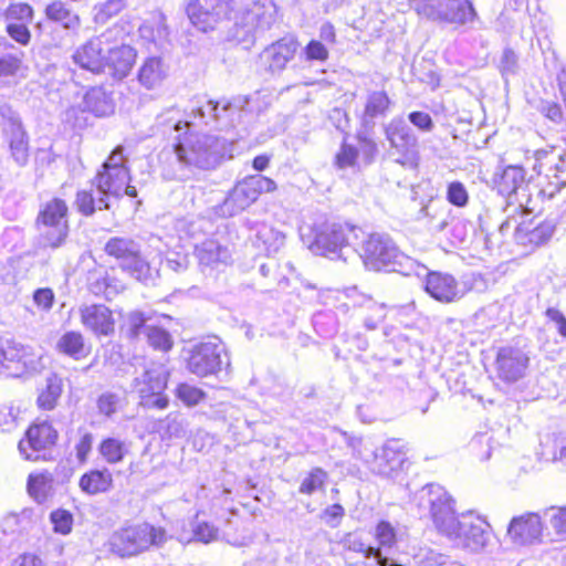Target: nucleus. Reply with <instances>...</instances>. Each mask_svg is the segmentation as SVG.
Returning <instances> with one entry per match:
<instances>
[{"mask_svg":"<svg viewBox=\"0 0 566 566\" xmlns=\"http://www.w3.org/2000/svg\"><path fill=\"white\" fill-rule=\"evenodd\" d=\"M63 392V380L56 374H51L46 378L45 387L38 397V406L43 410H52L57 403Z\"/></svg>","mask_w":566,"mask_h":566,"instance_id":"nucleus-38","label":"nucleus"},{"mask_svg":"<svg viewBox=\"0 0 566 566\" xmlns=\"http://www.w3.org/2000/svg\"><path fill=\"white\" fill-rule=\"evenodd\" d=\"M494 185L497 192L511 199L515 197L518 206H523V201L520 199V195L526 196L525 190L527 188L525 180V170L521 166H507L502 172L495 177Z\"/></svg>","mask_w":566,"mask_h":566,"instance_id":"nucleus-27","label":"nucleus"},{"mask_svg":"<svg viewBox=\"0 0 566 566\" xmlns=\"http://www.w3.org/2000/svg\"><path fill=\"white\" fill-rule=\"evenodd\" d=\"M338 543L345 551L361 554L366 559L379 557V551L366 544L358 533L348 532L342 536Z\"/></svg>","mask_w":566,"mask_h":566,"instance_id":"nucleus-40","label":"nucleus"},{"mask_svg":"<svg viewBox=\"0 0 566 566\" xmlns=\"http://www.w3.org/2000/svg\"><path fill=\"white\" fill-rule=\"evenodd\" d=\"M275 189L276 184L271 178L259 174L248 176L238 181L228 192L218 207V213L224 218L233 217L254 203L261 193L272 192Z\"/></svg>","mask_w":566,"mask_h":566,"instance_id":"nucleus-7","label":"nucleus"},{"mask_svg":"<svg viewBox=\"0 0 566 566\" xmlns=\"http://www.w3.org/2000/svg\"><path fill=\"white\" fill-rule=\"evenodd\" d=\"M542 532L541 517L535 513L513 517L507 527V535L517 545L535 543L539 539Z\"/></svg>","mask_w":566,"mask_h":566,"instance_id":"nucleus-26","label":"nucleus"},{"mask_svg":"<svg viewBox=\"0 0 566 566\" xmlns=\"http://www.w3.org/2000/svg\"><path fill=\"white\" fill-rule=\"evenodd\" d=\"M119 397L114 392H104L98 397L97 408L99 413L111 417L113 416L118 408Z\"/></svg>","mask_w":566,"mask_h":566,"instance_id":"nucleus-59","label":"nucleus"},{"mask_svg":"<svg viewBox=\"0 0 566 566\" xmlns=\"http://www.w3.org/2000/svg\"><path fill=\"white\" fill-rule=\"evenodd\" d=\"M51 489L52 478L49 474L29 475L28 491L38 503H43L48 500Z\"/></svg>","mask_w":566,"mask_h":566,"instance_id":"nucleus-44","label":"nucleus"},{"mask_svg":"<svg viewBox=\"0 0 566 566\" xmlns=\"http://www.w3.org/2000/svg\"><path fill=\"white\" fill-rule=\"evenodd\" d=\"M57 431L48 421L33 423L25 431V437L20 440L18 449L20 454L30 461L41 459V452L55 444Z\"/></svg>","mask_w":566,"mask_h":566,"instance_id":"nucleus-18","label":"nucleus"},{"mask_svg":"<svg viewBox=\"0 0 566 566\" xmlns=\"http://www.w3.org/2000/svg\"><path fill=\"white\" fill-rule=\"evenodd\" d=\"M171 156L174 160L163 167V178L184 181L190 178L191 168L216 169L226 158L232 157V144L209 134H189L177 137Z\"/></svg>","mask_w":566,"mask_h":566,"instance_id":"nucleus-2","label":"nucleus"},{"mask_svg":"<svg viewBox=\"0 0 566 566\" xmlns=\"http://www.w3.org/2000/svg\"><path fill=\"white\" fill-rule=\"evenodd\" d=\"M363 229L347 222H325L315 233L311 249L323 255L340 256L343 248L357 249Z\"/></svg>","mask_w":566,"mask_h":566,"instance_id":"nucleus-9","label":"nucleus"},{"mask_svg":"<svg viewBox=\"0 0 566 566\" xmlns=\"http://www.w3.org/2000/svg\"><path fill=\"white\" fill-rule=\"evenodd\" d=\"M166 539L164 528L144 523L114 532L109 538V545L113 553L127 557L137 555L151 545L160 546Z\"/></svg>","mask_w":566,"mask_h":566,"instance_id":"nucleus-5","label":"nucleus"},{"mask_svg":"<svg viewBox=\"0 0 566 566\" xmlns=\"http://www.w3.org/2000/svg\"><path fill=\"white\" fill-rule=\"evenodd\" d=\"M78 488L83 493L91 496L106 493L113 488V475L106 468L92 469L80 478Z\"/></svg>","mask_w":566,"mask_h":566,"instance_id":"nucleus-33","label":"nucleus"},{"mask_svg":"<svg viewBox=\"0 0 566 566\" xmlns=\"http://www.w3.org/2000/svg\"><path fill=\"white\" fill-rule=\"evenodd\" d=\"M166 76L167 67L163 60L156 56L146 59L138 70V82L148 90L160 85Z\"/></svg>","mask_w":566,"mask_h":566,"instance_id":"nucleus-35","label":"nucleus"},{"mask_svg":"<svg viewBox=\"0 0 566 566\" xmlns=\"http://www.w3.org/2000/svg\"><path fill=\"white\" fill-rule=\"evenodd\" d=\"M75 207L80 213L90 217L96 210L109 209L108 201L102 195L95 196L92 190H80L76 193Z\"/></svg>","mask_w":566,"mask_h":566,"instance_id":"nucleus-39","label":"nucleus"},{"mask_svg":"<svg viewBox=\"0 0 566 566\" xmlns=\"http://www.w3.org/2000/svg\"><path fill=\"white\" fill-rule=\"evenodd\" d=\"M298 42L292 36H284L269 45L262 53V60L272 73L282 72L286 64L293 60Z\"/></svg>","mask_w":566,"mask_h":566,"instance_id":"nucleus-28","label":"nucleus"},{"mask_svg":"<svg viewBox=\"0 0 566 566\" xmlns=\"http://www.w3.org/2000/svg\"><path fill=\"white\" fill-rule=\"evenodd\" d=\"M555 226L549 221H545L533 229H530L528 227H517L515 229L514 238L520 244H532L538 247L546 243L552 238Z\"/></svg>","mask_w":566,"mask_h":566,"instance_id":"nucleus-36","label":"nucleus"},{"mask_svg":"<svg viewBox=\"0 0 566 566\" xmlns=\"http://www.w3.org/2000/svg\"><path fill=\"white\" fill-rule=\"evenodd\" d=\"M409 122L422 132H431L434 127L433 120L428 113L415 111L408 115Z\"/></svg>","mask_w":566,"mask_h":566,"instance_id":"nucleus-63","label":"nucleus"},{"mask_svg":"<svg viewBox=\"0 0 566 566\" xmlns=\"http://www.w3.org/2000/svg\"><path fill=\"white\" fill-rule=\"evenodd\" d=\"M123 34L124 28L114 25L98 36L90 39L74 52V63L94 74L104 73L107 44H111L114 35Z\"/></svg>","mask_w":566,"mask_h":566,"instance_id":"nucleus-14","label":"nucleus"},{"mask_svg":"<svg viewBox=\"0 0 566 566\" xmlns=\"http://www.w3.org/2000/svg\"><path fill=\"white\" fill-rule=\"evenodd\" d=\"M373 129L364 128L359 129L356 134L358 147V156L360 155L361 160L365 165H370L375 161L378 155V145L371 136Z\"/></svg>","mask_w":566,"mask_h":566,"instance_id":"nucleus-42","label":"nucleus"},{"mask_svg":"<svg viewBox=\"0 0 566 566\" xmlns=\"http://www.w3.org/2000/svg\"><path fill=\"white\" fill-rule=\"evenodd\" d=\"M126 8L125 0H107L94 7V21L105 24Z\"/></svg>","mask_w":566,"mask_h":566,"instance_id":"nucleus-46","label":"nucleus"},{"mask_svg":"<svg viewBox=\"0 0 566 566\" xmlns=\"http://www.w3.org/2000/svg\"><path fill=\"white\" fill-rule=\"evenodd\" d=\"M345 515V509L340 504H333L327 506L323 511V518H325V522L331 527H336L339 525L340 520Z\"/></svg>","mask_w":566,"mask_h":566,"instance_id":"nucleus-64","label":"nucleus"},{"mask_svg":"<svg viewBox=\"0 0 566 566\" xmlns=\"http://www.w3.org/2000/svg\"><path fill=\"white\" fill-rule=\"evenodd\" d=\"M358 159V149L349 144L343 143L335 157V165L339 169L355 167Z\"/></svg>","mask_w":566,"mask_h":566,"instance_id":"nucleus-55","label":"nucleus"},{"mask_svg":"<svg viewBox=\"0 0 566 566\" xmlns=\"http://www.w3.org/2000/svg\"><path fill=\"white\" fill-rule=\"evenodd\" d=\"M99 454L109 464H116L124 460L128 452L125 441L117 438H106L98 446Z\"/></svg>","mask_w":566,"mask_h":566,"instance_id":"nucleus-41","label":"nucleus"},{"mask_svg":"<svg viewBox=\"0 0 566 566\" xmlns=\"http://www.w3.org/2000/svg\"><path fill=\"white\" fill-rule=\"evenodd\" d=\"M528 363V356L521 348L501 347L495 360L497 377L505 382H515L525 376Z\"/></svg>","mask_w":566,"mask_h":566,"instance_id":"nucleus-22","label":"nucleus"},{"mask_svg":"<svg viewBox=\"0 0 566 566\" xmlns=\"http://www.w3.org/2000/svg\"><path fill=\"white\" fill-rule=\"evenodd\" d=\"M50 521L55 533L67 535L72 532L73 515L67 510L59 509L51 512Z\"/></svg>","mask_w":566,"mask_h":566,"instance_id":"nucleus-52","label":"nucleus"},{"mask_svg":"<svg viewBox=\"0 0 566 566\" xmlns=\"http://www.w3.org/2000/svg\"><path fill=\"white\" fill-rule=\"evenodd\" d=\"M0 116L12 158L19 166H25L29 160V142L19 114L10 105L1 104Z\"/></svg>","mask_w":566,"mask_h":566,"instance_id":"nucleus-17","label":"nucleus"},{"mask_svg":"<svg viewBox=\"0 0 566 566\" xmlns=\"http://www.w3.org/2000/svg\"><path fill=\"white\" fill-rule=\"evenodd\" d=\"M3 374L22 377L41 371L42 354L30 345L7 340L2 346Z\"/></svg>","mask_w":566,"mask_h":566,"instance_id":"nucleus-13","label":"nucleus"},{"mask_svg":"<svg viewBox=\"0 0 566 566\" xmlns=\"http://www.w3.org/2000/svg\"><path fill=\"white\" fill-rule=\"evenodd\" d=\"M45 14L49 20L60 23L64 29L76 30L81 25V19L66 3L54 1L46 6Z\"/></svg>","mask_w":566,"mask_h":566,"instance_id":"nucleus-37","label":"nucleus"},{"mask_svg":"<svg viewBox=\"0 0 566 566\" xmlns=\"http://www.w3.org/2000/svg\"><path fill=\"white\" fill-rule=\"evenodd\" d=\"M549 524L560 539H566V507L552 509Z\"/></svg>","mask_w":566,"mask_h":566,"instance_id":"nucleus-60","label":"nucleus"},{"mask_svg":"<svg viewBox=\"0 0 566 566\" xmlns=\"http://www.w3.org/2000/svg\"><path fill=\"white\" fill-rule=\"evenodd\" d=\"M306 59L308 61H326L328 59V51L325 45L317 41L312 40L304 49Z\"/></svg>","mask_w":566,"mask_h":566,"instance_id":"nucleus-61","label":"nucleus"},{"mask_svg":"<svg viewBox=\"0 0 566 566\" xmlns=\"http://www.w3.org/2000/svg\"><path fill=\"white\" fill-rule=\"evenodd\" d=\"M279 9L273 0H254L237 18L235 25L244 34H256L270 30L277 21Z\"/></svg>","mask_w":566,"mask_h":566,"instance_id":"nucleus-16","label":"nucleus"},{"mask_svg":"<svg viewBox=\"0 0 566 566\" xmlns=\"http://www.w3.org/2000/svg\"><path fill=\"white\" fill-rule=\"evenodd\" d=\"M83 326L95 336H111L115 332L112 311L103 304L83 305L78 310Z\"/></svg>","mask_w":566,"mask_h":566,"instance_id":"nucleus-25","label":"nucleus"},{"mask_svg":"<svg viewBox=\"0 0 566 566\" xmlns=\"http://www.w3.org/2000/svg\"><path fill=\"white\" fill-rule=\"evenodd\" d=\"M130 176L128 168L102 169L92 181L96 193L102 195L106 200L111 197L120 198L124 195L135 198L137 190L129 185Z\"/></svg>","mask_w":566,"mask_h":566,"instance_id":"nucleus-19","label":"nucleus"},{"mask_svg":"<svg viewBox=\"0 0 566 566\" xmlns=\"http://www.w3.org/2000/svg\"><path fill=\"white\" fill-rule=\"evenodd\" d=\"M234 9V0H190L186 13L200 31L213 30L217 23L228 19Z\"/></svg>","mask_w":566,"mask_h":566,"instance_id":"nucleus-15","label":"nucleus"},{"mask_svg":"<svg viewBox=\"0 0 566 566\" xmlns=\"http://www.w3.org/2000/svg\"><path fill=\"white\" fill-rule=\"evenodd\" d=\"M166 265L176 273L186 271L189 266V258L187 254L179 252H169L166 256Z\"/></svg>","mask_w":566,"mask_h":566,"instance_id":"nucleus-62","label":"nucleus"},{"mask_svg":"<svg viewBox=\"0 0 566 566\" xmlns=\"http://www.w3.org/2000/svg\"><path fill=\"white\" fill-rule=\"evenodd\" d=\"M518 70V57L512 49H505L500 60V71L502 76L507 80L509 76L515 75Z\"/></svg>","mask_w":566,"mask_h":566,"instance_id":"nucleus-58","label":"nucleus"},{"mask_svg":"<svg viewBox=\"0 0 566 566\" xmlns=\"http://www.w3.org/2000/svg\"><path fill=\"white\" fill-rule=\"evenodd\" d=\"M3 18L9 36L21 45H28L31 40L29 25L34 18L33 8L25 2H14L7 7Z\"/></svg>","mask_w":566,"mask_h":566,"instance_id":"nucleus-20","label":"nucleus"},{"mask_svg":"<svg viewBox=\"0 0 566 566\" xmlns=\"http://www.w3.org/2000/svg\"><path fill=\"white\" fill-rule=\"evenodd\" d=\"M158 431L163 438H181L186 434L185 420L176 413H169L158 424Z\"/></svg>","mask_w":566,"mask_h":566,"instance_id":"nucleus-48","label":"nucleus"},{"mask_svg":"<svg viewBox=\"0 0 566 566\" xmlns=\"http://www.w3.org/2000/svg\"><path fill=\"white\" fill-rule=\"evenodd\" d=\"M410 8L419 15L454 25H467L478 19L470 0H409Z\"/></svg>","mask_w":566,"mask_h":566,"instance_id":"nucleus-6","label":"nucleus"},{"mask_svg":"<svg viewBox=\"0 0 566 566\" xmlns=\"http://www.w3.org/2000/svg\"><path fill=\"white\" fill-rule=\"evenodd\" d=\"M105 253L115 259L118 266L145 284H154L159 275L142 253V244L130 237H113L104 247Z\"/></svg>","mask_w":566,"mask_h":566,"instance_id":"nucleus-3","label":"nucleus"},{"mask_svg":"<svg viewBox=\"0 0 566 566\" xmlns=\"http://www.w3.org/2000/svg\"><path fill=\"white\" fill-rule=\"evenodd\" d=\"M67 205L63 199L53 198L43 205L38 216L41 239L44 247H61L69 233Z\"/></svg>","mask_w":566,"mask_h":566,"instance_id":"nucleus-11","label":"nucleus"},{"mask_svg":"<svg viewBox=\"0 0 566 566\" xmlns=\"http://www.w3.org/2000/svg\"><path fill=\"white\" fill-rule=\"evenodd\" d=\"M145 336L148 344L155 349L167 352L172 347V339L170 334L158 326L145 327Z\"/></svg>","mask_w":566,"mask_h":566,"instance_id":"nucleus-49","label":"nucleus"},{"mask_svg":"<svg viewBox=\"0 0 566 566\" xmlns=\"http://www.w3.org/2000/svg\"><path fill=\"white\" fill-rule=\"evenodd\" d=\"M176 395L189 407L198 405L206 397L203 390L189 384H180L176 389Z\"/></svg>","mask_w":566,"mask_h":566,"instance_id":"nucleus-53","label":"nucleus"},{"mask_svg":"<svg viewBox=\"0 0 566 566\" xmlns=\"http://www.w3.org/2000/svg\"><path fill=\"white\" fill-rule=\"evenodd\" d=\"M360 259L368 269L380 271L384 268L391 266L396 271V265L401 264L405 259L391 238L385 233H369L363 230V237L358 239L357 249Z\"/></svg>","mask_w":566,"mask_h":566,"instance_id":"nucleus-8","label":"nucleus"},{"mask_svg":"<svg viewBox=\"0 0 566 566\" xmlns=\"http://www.w3.org/2000/svg\"><path fill=\"white\" fill-rule=\"evenodd\" d=\"M395 161L403 167L416 168L419 163L418 138L401 116H396L384 126Z\"/></svg>","mask_w":566,"mask_h":566,"instance_id":"nucleus-10","label":"nucleus"},{"mask_svg":"<svg viewBox=\"0 0 566 566\" xmlns=\"http://www.w3.org/2000/svg\"><path fill=\"white\" fill-rule=\"evenodd\" d=\"M247 97H235L227 101L222 105L220 102L208 101L205 105L192 111L195 118H200L205 124L218 122L223 117L230 116L233 111H240L248 104Z\"/></svg>","mask_w":566,"mask_h":566,"instance_id":"nucleus-29","label":"nucleus"},{"mask_svg":"<svg viewBox=\"0 0 566 566\" xmlns=\"http://www.w3.org/2000/svg\"><path fill=\"white\" fill-rule=\"evenodd\" d=\"M424 290L441 303H452L461 300L470 289L449 273L432 271L427 274Z\"/></svg>","mask_w":566,"mask_h":566,"instance_id":"nucleus-21","label":"nucleus"},{"mask_svg":"<svg viewBox=\"0 0 566 566\" xmlns=\"http://www.w3.org/2000/svg\"><path fill=\"white\" fill-rule=\"evenodd\" d=\"M256 239L261 241L268 252H275L284 243V235L263 224L256 232Z\"/></svg>","mask_w":566,"mask_h":566,"instance_id":"nucleus-51","label":"nucleus"},{"mask_svg":"<svg viewBox=\"0 0 566 566\" xmlns=\"http://www.w3.org/2000/svg\"><path fill=\"white\" fill-rule=\"evenodd\" d=\"M84 111L94 114L96 117H106L115 112L113 92L104 86L91 87L83 97Z\"/></svg>","mask_w":566,"mask_h":566,"instance_id":"nucleus-31","label":"nucleus"},{"mask_svg":"<svg viewBox=\"0 0 566 566\" xmlns=\"http://www.w3.org/2000/svg\"><path fill=\"white\" fill-rule=\"evenodd\" d=\"M360 306L368 312L364 317V326L368 331H375L386 316L384 304H379L370 297H365Z\"/></svg>","mask_w":566,"mask_h":566,"instance_id":"nucleus-47","label":"nucleus"},{"mask_svg":"<svg viewBox=\"0 0 566 566\" xmlns=\"http://www.w3.org/2000/svg\"><path fill=\"white\" fill-rule=\"evenodd\" d=\"M448 201L455 207H464L469 201V193L460 181H452L447 189Z\"/></svg>","mask_w":566,"mask_h":566,"instance_id":"nucleus-56","label":"nucleus"},{"mask_svg":"<svg viewBox=\"0 0 566 566\" xmlns=\"http://www.w3.org/2000/svg\"><path fill=\"white\" fill-rule=\"evenodd\" d=\"M222 354L226 355V349L218 337L195 344L188 350L187 369L198 377L217 375L223 366Z\"/></svg>","mask_w":566,"mask_h":566,"instance_id":"nucleus-12","label":"nucleus"},{"mask_svg":"<svg viewBox=\"0 0 566 566\" xmlns=\"http://www.w3.org/2000/svg\"><path fill=\"white\" fill-rule=\"evenodd\" d=\"M169 369L164 363L148 361L142 365L140 370L132 380L130 390L137 394L140 405L145 408L165 409L168 398L164 395L169 378Z\"/></svg>","mask_w":566,"mask_h":566,"instance_id":"nucleus-4","label":"nucleus"},{"mask_svg":"<svg viewBox=\"0 0 566 566\" xmlns=\"http://www.w3.org/2000/svg\"><path fill=\"white\" fill-rule=\"evenodd\" d=\"M126 34L124 31L123 35H114L106 49L105 70L108 69L109 74L116 80L125 78L136 62V50L128 44L117 43L123 41Z\"/></svg>","mask_w":566,"mask_h":566,"instance_id":"nucleus-23","label":"nucleus"},{"mask_svg":"<svg viewBox=\"0 0 566 566\" xmlns=\"http://www.w3.org/2000/svg\"><path fill=\"white\" fill-rule=\"evenodd\" d=\"M328 474L322 468L312 469L308 474L302 480L298 492L302 494L311 495L325 488Z\"/></svg>","mask_w":566,"mask_h":566,"instance_id":"nucleus-45","label":"nucleus"},{"mask_svg":"<svg viewBox=\"0 0 566 566\" xmlns=\"http://www.w3.org/2000/svg\"><path fill=\"white\" fill-rule=\"evenodd\" d=\"M420 497L429 505L437 531L453 547L472 554L486 549L492 539V527L485 518L473 512L457 515L454 501L439 484H427Z\"/></svg>","mask_w":566,"mask_h":566,"instance_id":"nucleus-1","label":"nucleus"},{"mask_svg":"<svg viewBox=\"0 0 566 566\" xmlns=\"http://www.w3.org/2000/svg\"><path fill=\"white\" fill-rule=\"evenodd\" d=\"M391 99L385 91H370L366 95L361 127L374 129L375 119L387 116Z\"/></svg>","mask_w":566,"mask_h":566,"instance_id":"nucleus-32","label":"nucleus"},{"mask_svg":"<svg viewBox=\"0 0 566 566\" xmlns=\"http://www.w3.org/2000/svg\"><path fill=\"white\" fill-rule=\"evenodd\" d=\"M176 228L181 239L199 240L211 228V223L206 219L185 218L178 220Z\"/></svg>","mask_w":566,"mask_h":566,"instance_id":"nucleus-43","label":"nucleus"},{"mask_svg":"<svg viewBox=\"0 0 566 566\" xmlns=\"http://www.w3.org/2000/svg\"><path fill=\"white\" fill-rule=\"evenodd\" d=\"M156 124L164 128V132L174 129L179 132L184 128H189L190 122L182 120L179 111L176 108H169L166 112L157 116Z\"/></svg>","mask_w":566,"mask_h":566,"instance_id":"nucleus-50","label":"nucleus"},{"mask_svg":"<svg viewBox=\"0 0 566 566\" xmlns=\"http://www.w3.org/2000/svg\"><path fill=\"white\" fill-rule=\"evenodd\" d=\"M405 454L392 443H386L374 452V459L369 463L370 470L381 476L389 478L398 471L403 463Z\"/></svg>","mask_w":566,"mask_h":566,"instance_id":"nucleus-30","label":"nucleus"},{"mask_svg":"<svg viewBox=\"0 0 566 566\" xmlns=\"http://www.w3.org/2000/svg\"><path fill=\"white\" fill-rule=\"evenodd\" d=\"M192 533L193 539L208 544L218 539L219 530L208 522L197 521L193 524Z\"/></svg>","mask_w":566,"mask_h":566,"instance_id":"nucleus-54","label":"nucleus"},{"mask_svg":"<svg viewBox=\"0 0 566 566\" xmlns=\"http://www.w3.org/2000/svg\"><path fill=\"white\" fill-rule=\"evenodd\" d=\"M127 334L130 338H138L142 334H145L146 318L140 312H132L126 318Z\"/></svg>","mask_w":566,"mask_h":566,"instance_id":"nucleus-57","label":"nucleus"},{"mask_svg":"<svg viewBox=\"0 0 566 566\" xmlns=\"http://www.w3.org/2000/svg\"><path fill=\"white\" fill-rule=\"evenodd\" d=\"M193 254L203 273L226 266L232 260L228 245L213 238L195 243Z\"/></svg>","mask_w":566,"mask_h":566,"instance_id":"nucleus-24","label":"nucleus"},{"mask_svg":"<svg viewBox=\"0 0 566 566\" xmlns=\"http://www.w3.org/2000/svg\"><path fill=\"white\" fill-rule=\"evenodd\" d=\"M55 348L60 354L69 356L75 360H81L87 357L91 353V347L85 343L82 333L75 331L64 333L57 339Z\"/></svg>","mask_w":566,"mask_h":566,"instance_id":"nucleus-34","label":"nucleus"}]
</instances>
